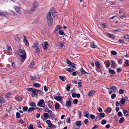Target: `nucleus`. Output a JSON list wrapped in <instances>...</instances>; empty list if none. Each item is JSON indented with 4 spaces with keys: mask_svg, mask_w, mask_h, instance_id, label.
Here are the masks:
<instances>
[{
    "mask_svg": "<svg viewBox=\"0 0 129 129\" xmlns=\"http://www.w3.org/2000/svg\"><path fill=\"white\" fill-rule=\"evenodd\" d=\"M51 12L50 10L46 15L47 21L48 25L50 27L52 25L53 23V20L51 17Z\"/></svg>",
    "mask_w": 129,
    "mask_h": 129,
    "instance_id": "1",
    "label": "nucleus"
},
{
    "mask_svg": "<svg viewBox=\"0 0 129 129\" xmlns=\"http://www.w3.org/2000/svg\"><path fill=\"white\" fill-rule=\"evenodd\" d=\"M18 53L20 56V59L21 61V62H23L25 59L26 56L25 52L21 49H20L19 50Z\"/></svg>",
    "mask_w": 129,
    "mask_h": 129,
    "instance_id": "2",
    "label": "nucleus"
},
{
    "mask_svg": "<svg viewBox=\"0 0 129 129\" xmlns=\"http://www.w3.org/2000/svg\"><path fill=\"white\" fill-rule=\"evenodd\" d=\"M27 90L28 91L32 92L31 95L32 97L37 96L38 93L36 90L37 89H34L31 88H28L27 89Z\"/></svg>",
    "mask_w": 129,
    "mask_h": 129,
    "instance_id": "3",
    "label": "nucleus"
},
{
    "mask_svg": "<svg viewBox=\"0 0 129 129\" xmlns=\"http://www.w3.org/2000/svg\"><path fill=\"white\" fill-rule=\"evenodd\" d=\"M36 9L33 7H32L31 9L28 11V13L29 14H32L35 11Z\"/></svg>",
    "mask_w": 129,
    "mask_h": 129,
    "instance_id": "4",
    "label": "nucleus"
},
{
    "mask_svg": "<svg viewBox=\"0 0 129 129\" xmlns=\"http://www.w3.org/2000/svg\"><path fill=\"white\" fill-rule=\"evenodd\" d=\"M39 44L38 42H35L33 43L32 46L34 48H39Z\"/></svg>",
    "mask_w": 129,
    "mask_h": 129,
    "instance_id": "5",
    "label": "nucleus"
},
{
    "mask_svg": "<svg viewBox=\"0 0 129 129\" xmlns=\"http://www.w3.org/2000/svg\"><path fill=\"white\" fill-rule=\"evenodd\" d=\"M57 45L60 47H65V45L64 44V43L62 42H59L57 44Z\"/></svg>",
    "mask_w": 129,
    "mask_h": 129,
    "instance_id": "6",
    "label": "nucleus"
},
{
    "mask_svg": "<svg viewBox=\"0 0 129 129\" xmlns=\"http://www.w3.org/2000/svg\"><path fill=\"white\" fill-rule=\"evenodd\" d=\"M44 102V100L43 99L41 100L38 102L37 105L41 107L43 103Z\"/></svg>",
    "mask_w": 129,
    "mask_h": 129,
    "instance_id": "7",
    "label": "nucleus"
},
{
    "mask_svg": "<svg viewBox=\"0 0 129 129\" xmlns=\"http://www.w3.org/2000/svg\"><path fill=\"white\" fill-rule=\"evenodd\" d=\"M71 102L69 100V101H66V106L68 108H69V106L71 104Z\"/></svg>",
    "mask_w": 129,
    "mask_h": 129,
    "instance_id": "8",
    "label": "nucleus"
},
{
    "mask_svg": "<svg viewBox=\"0 0 129 129\" xmlns=\"http://www.w3.org/2000/svg\"><path fill=\"white\" fill-rule=\"evenodd\" d=\"M105 64H106V67L108 68L109 67V66L111 64L109 60L106 61L104 62Z\"/></svg>",
    "mask_w": 129,
    "mask_h": 129,
    "instance_id": "9",
    "label": "nucleus"
},
{
    "mask_svg": "<svg viewBox=\"0 0 129 129\" xmlns=\"http://www.w3.org/2000/svg\"><path fill=\"white\" fill-rule=\"evenodd\" d=\"M106 35L108 36L110 38H113L115 37L114 35L113 34H110L109 33H105Z\"/></svg>",
    "mask_w": 129,
    "mask_h": 129,
    "instance_id": "10",
    "label": "nucleus"
},
{
    "mask_svg": "<svg viewBox=\"0 0 129 129\" xmlns=\"http://www.w3.org/2000/svg\"><path fill=\"white\" fill-rule=\"evenodd\" d=\"M33 86L35 87L39 88L41 86V85L40 84L37 83H33Z\"/></svg>",
    "mask_w": 129,
    "mask_h": 129,
    "instance_id": "11",
    "label": "nucleus"
},
{
    "mask_svg": "<svg viewBox=\"0 0 129 129\" xmlns=\"http://www.w3.org/2000/svg\"><path fill=\"white\" fill-rule=\"evenodd\" d=\"M44 45L43 48H47L49 46L48 43L47 41H45L44 42Z\"/></svg>",
    "mask_w": 129,
    "mask_h": 129,
    "instance_id": "12",
    "label": "nucleus"
},
{
    "mask_svg": "<svg viewBox=\"0 0 129 129\" xmlns=\"http://www.w3.org/2000/svg\"><path fill=\"white\" fill-rule=\"evenodd\" d=\"M38 2H35L33 4V7L36 9L38 8Z\"/></svg>",
    "mask_w": 129,
    "mask_h": 129,
    "instance_id": "13",
    "label": "nucleus"
},
{
    "mask_svg": "<svg viewBox=\"0 0 129 129\" xmlns=\"http://www.w3.org/2000/svg\"><path fill=\"white\" fill-rule=\"evenodd\" d=\"M15 99L18 102L21 101L22 100L21 97L17 95L16 96Z\"/></svg>",
    "mask_w": 129,
    "mask_h": 129,
    "instance_id": "14",
    "label": "nucleus"
},
{
    "mask_svg": "<svg viewBox=\"0 0 129 129\" xmlns=\"http://www.w3.org/2000/svg\"><path fill=\"white\" fill-rule=\"evenodd\" d=\"M91 48H96L97 47V46L93 42H92L91 43Z\"/></svg>",
    "mask_w": 129,
    "mask_h": 129,
    "instance_id": "15",
    "label": "nucleus"
},
{
    "mask_svg": "<svg viewBox=\"0 0 129 129\" xmlns=\"http://www.w3.org/2000/svg\"><path fill=\"white\" fill-rule=\"evenodd\" d=\"M60 28V26L59 25H58L56 27L53 33H55L58 31V30Z\"/></svg>",
    "mask_w": 129,
    "mask_h": 129,
    "instance_id": "16",
    "label": "nucleus"
},
{
    "mask_svg": "<svg viewBox=\"0 0 129 129\" xmlns=\"http://www.w3.org/2000/svg\"><path fill=\"white\" fill-rule=\"evenodd\" d=\"M66 70L69 72H71L75 70L74 68H68L66 69Z\"/></svg>",
    "mask_w": 129,
    "mask_h": 129,
    "instance_id": "17",
    "label": "nucleus"
},
{
    "mask_svg": "<svg viewBox=\"0 0 129 129\" xmlns=\"http://www.w3.org/2000/svg\"><path fill=\"white\" fill-rule=\"evenodd\" d=\"M80 72L82 75L85 74H88V73L85 71L82 68H81L80 70Z\"/></svg>",
    "mask_w": 129,
    "mask_h": 129,
    "instance_id": "18",
    "label": "nucleus"
},
{
    "mask_svg": "<svg viewBox=\"0 0 129 129\" xmlns=\"http://www.w3.org/2000/svg\"><path fill=\"white\" fill-rule=\"evenodd\" d=\"M75 124L77 126H80L81 125V121H77L75 122Z\"/></svg>",
    "mask_w": 129,
    "mask_h": 129,
    "instance_id": "19",
    "label": "nucleus"
},
{
    "mask_svg": "<svg viewBox=\"0 0 129 129\" xmlns=\"http://www.w3.org/2000/svg\"><path fill=\"white\" fill-rule=\"evenodd\" d=\"M55 99L58 101H60L62 100V98L60 96H56L55 97Z\"/></svg>",
    "mask_w": 129,
    "mask_h": 129,
    "instance_id": "20",
    "label": "nucleus"
},
{
    "mask_svg": "<svg viewBox=\"0 0 129 129\" xmlns=\"http://www.w3.org/2000/svg\"><path fill=\"white\" fill-rule=\"evenodd\" d=\"M95 63L96 67L98 68H100L101 67V65L98 61H96Z\"/></svg>",
    "mask_w": 129,
    "mask_h": 129,
    "instance_id": "21",
    "label": "nucleus"
},
{
    "mask_svg": "<svg viewBox=\"0 0 129 129\" xmlns=\"http://www.w3.org/2000/svg\"><path fill=\"white\" fill-rule=\"evenodd\" d=\"M6 51L7 52V53L11 55L12 54V49H7Z\"/></svg>",
    "mask_w": 129,
    "mask_h": 129,
    "instance_id": "22",
    "label": "nucleus"
},
{
    "mask_svg": "<svg viewBox=\"0 0 129 129\" xmlns=\"http://www.w3.org/2000/svg\"><path fill=\"white\" fill-rule=\"evenodd\" d=\"M110 89H111L113 92H115L117 90L115 86H112V87L110 88Z\"/></svg>",
    "mask_w": 129,
    "mask_h": 129,
    "instance_id": "23",
    "label": "nucleus"
},
{
    "mask_svg": "<svg viewBox=\"0 0 129 129\" xmlns=\"http://www.w3.org/2000/svg\"><path fill=\"white\" fill-rule=\"evenodd\" d=\"M15 11L18 13H20V8L19 7H16L15 9Z\"/></svg>",
    "mask_w": 129,
    "mask_h": 129,
    "instance_id": "24",
    "label": "nucleus"
},
{
    "mask_svg": "<svg viewBox=\"0 0 129 129\" xmlns=\"http://www.w3.org/2000/svg\"><path fill=\"white\" fill-rule=\"evenodd\" d=\"M11 95V93L10 92H8L5 95V97L7 98H10Z\"/></svg>",
    "mask_w": 129,
    "mask_h": 129,
    "instance_id": "25",
    "label": "nucleus"
},
{
    "mask_svg": "<svg viewBox=\"0 0 129 129\" xmlns=\"http://www.w3.org/2000/svg\"><path fill=\"white\" fill-rule=\"evenodd\" d=\"M95 92V91H90L88 94V95L89 96H91L92 95L94 94Z\"/></svg>",
    "mask_w": 129,
    "mask_h": 129,
    "instance_id": "26",
    "label": "nucleus"
},
{
    "mask_svg": "<svg viewBox=\"0 0 129 129\" xmlns=\"http://www.w3.org/2000/svg\"><path fill=\"white\" fill-rule=\"evenodd\" d=\"M89 114V113L88 111H86L84 112V116L88 118H89L88 115Z\"/></svg>",
    "mask_w": 129,
    "mask_h": 129,
    "instance_id": "27",
    "label": "nucleus"
},
{
    "mask_svg": "<svg viewBox=\"0 0 129 129\" xmlns=\"http://www.w3.org/2000/svg\"><path fill=\"white\" fill-rule=\"evenodd\" d=\"M35 108L34 107L29 108L28 110V112H30L33 111L34 110Z\"/></svg>",
    "mask_w": 129,
    "mask_h": 129,
    "instance_id": "28",
    "label": "nucleus"
},
{
    "mask_svg": "<svg viewBox=\"0 0 129 129\" xmlns=\"http://www.w3.org/2000/svg\"><path fill=\"white\" fill-rule=\"evenodd\" d=\"M124 118L123 117H121L120 119L119 123H123L124 121Z\"/></svg>",
    "mask_w": 129,
    "mask_h": 129,
    "instance_id": "29",
    "label": "nucleus"
},
{
    "mask_svg": "<svg viewBox=\"0 0 129 129\" xmlns=\"http://www.w3.org/2000/svg\"><path fill=\"white\" fill-rule=\"evenodd\" d=\"M34 63L33 62H31L30 64L28 66L30 68H32L34 66Z\"/></svg>",
    "mask_w": 129,
    "mask_h": 129,
    "instance_id": "30",
    "label": "nucleus"
},
{
    "mask_svg": "<svg viewBox=\"0 0 129 129\" xmlns=\"http://www.w3.org/2000/svg\"><path fill=\"white\" fill-rule=\"evenodd\" d=\"M111 69H109V72L110 74H115V71L113 70H111Z\"/></svg>",
    "mask_w": 129,
    "mask_h": 129,
    "instance_id": "31",
    "label": "nucleus"
},
{
    "mask_svg": "<svg viewBox=\"0 0 129 129\" xmlns=\"http://www.w3.org/2000/svg\"><path fill=\"white\" fill-rule=\"evenodd\" d=\"M29 106L31 107H35L36 106V105L35 103L32 102L29 104Z\"/></svg>",
    "mask_w": 129,
    "mask_h": 129,
    "instance_id": "32",
    "label": "nucleus"
},
{
    "mask_svg": "<svg viewBox=\"0 0 129 129\" xmlns=\"http://www.w3.org/2000/svg\"><path fill=\"white\" fill-rule=\"evenodd\" d=\"M120 102L122 104H124L125 103V100L124 99L122 98L120 100Z\"/></svg>",
    "mask_w": 129,
    "mask_h": 129,
    "instance_id": "33",
    "label": "nucleus"
},
{
    "mask_svg": "<svg viewBox=\"0 0 129 129\" xmlns=\"http://www.w3.org/2000/svg\"><path fill=\"white\" fill-rule=\"evenodd\" d=\"M75 64L71 62V64L69 66V67H72L73 68H75Z\"/></svg>",
    "mask_w": 129,
    "mask_h": 129,
    "instance_id": "34",
    "label": "nucleus"
},
{
    "mask_svg": "<svg viewBox=\"0 0 129 129\" xmlns=\"http://www.w3.org/2000/svg\"><path fill=\"white\" fill-rule=\"evenodd\" d=\"M16 117L17 118H19L21 116L19 112H17L16 113Z\"/></svg>",
    "mask_w": 129,
    "mask_h": 129,
    "instance_id": "35",
    "label": "nucleus"
},
{
    "mask_svg": "<svg viewBox=\"0 0 129 129\" xmlns=\"http://www.w3.org/2000/svg\"><path fill=\"white\" fill-rule=\"evenodd\" d=\"M123 112L124 115L125 116H127L128 115V112L126 110H123Z\"/></svg>",
    "mask_w": 129,
    "mask_h": 129,
    "instance_id": "36",
    "label": "nucleus"
},
{
    "mask_svg": "<svg viewBox=\"0 0 129 129\" xmlns=\"http://www.w3.org/2000/svg\"><path fill=\"white\" fill-rule=\"evenodd\" d=\"M119 93L120 94H122L124 93V90H123L122 89H120L119 90Z\"/></svg>",
    "mask_w": 129,
    "mask_h": 129,
    "instance_id": "37",
    "label": "nucleus"
},
{
    "mask_svg": "<svg viewBox=\"0 0 129 129\" xmlns=\"http://www.w3.org/2000/svg\"><path fill=\"white\" fill-rule=\"evenodd\" d=\"M111 53L113 55H115L117 54V53L116 51H112L111 52Z\"/></svg>",
    "mask_w": 129,
    "mask_h": 129,
    "instance_id": "38",
    "label": "nucleus"
},
{
    "mask_svg": "<svg viewBox=\"0 0 129 129\" xmlns=\"http://www.w3.org/2000/svg\"><path fill=\"white\" fill-rule=\"evenodd\" d=\"M59 79L62 80L63 81H65L64 80V77H63L62 76H59Z\"/></svg>",
    "mask_w": 129,
    "mask_h": 129,
    "instance_id": "39",
    "label": "nucleus"
},
{
    "mask_svg": "<svg viewBox=\"0 0 129 129\" xmlns=\"http://www.w3.org/2000/svg\"><path fill=\"white\" fill-rule=\"evenodd\" d=\"M112 65L114 67H115L116 66V64L113 60H111Z\"/></svg>",
    "mask_w": 129,
    "mask_h": 129,
    "instance_id": "40",
    "label": "nucleus"
},
{
    "mask_svg": "<svg viewBox=\"0 0 129 129\" xmlns=\"http://www.w3.org/2000/svg\"><path fill=\"white\" fill-rule=\"evenodd\" d=\"M6 14L4 13V12L0 11V16L3 15L5 16H6Z\"/></svg>",
    "mask_w": 129,
    "mask_h": 129,
    "instance_id": "41",
    "label": "nucleus"
},
{
    "mask_svg": "<svg viewBox=\"0 0 129 129\" xmlns=\"http://www.w3.org/2000/svg\"><path fill=\"white\" fill-rule=\"evenodd\" d=\"M59 108V104L58 103H56L55 105V109H58Z\"/></svg>",
    "mask_w": 129,
    "mask_h": 129,
    "instance_id": "42",
    "label": "nucleus"
},
{
    "mask_svg": "<svg viewBox=\"0 0 129 129\" xmlns=\"http://www.w3.org/2000/svg\"><path fill=\"white\" fill-rule=\"evenodd\" d=\"M105 114L103 113H100V117H103L105 116Z\"/></svg>",
    "mask_w": 129,
    "mask_h": 129,
    "instance_id": "43",
    "label": "nucleus"
},
{
    "mask_svg": "<svg viewBox=\"0 0 129 129\" xmlns=\"http://www.w3.org/2000/svg\"><path fill=\"white\" fill-rule=\"evenodd\" d=\"M106 121L105 119H103L102 120L101 123L102 124H106Z\"/></svg>",
    "mask_w": 129,
    "mask_h": 129,
    "instance_id": "44",
    "label": "nucleus"
},
{
    "mask_svg": "<svg viewBox=\"0 0 129 129\" xmlns=\"http://www.w3.org/2000/svg\"><path fill=\"white\" fill-rule=\"evenodd\" d=\"M49 115L48 113H44L43 114V116L44 117L47 118Z\"/></svg>",
    "mask_w": 129,
    "mask_h": 129,
    "instance_id": "45",
    "label": "nucleus"
},
{
    "mask_svg": "<svg viewBox=\"0 0 129 129\" xmlns=\"http://www.w3.org/2000/svg\"><path fill=\"white\" fill-rule=\"evenodd\" d=\"M125 63L126 64V66H129V62H128V60H126L125 61Z\"/></svg>",
    "mask_w": 129,
    "mask_h": 129,
    "instance_id": "46",
    "label": "nucleus"
},
{
    "mask_svg": "<svg viewBox=\"0 0 129 129\" xmlns=\"http://www.w3.org/2000/svg\"><path fill=\"white\" fill-rule=\"evenodd\" d=\"M27 107L26 106H24L23 107L22 109V110L23 111H26L27 110Z\"/></svg>",
    "mask_w": 129,
    "mask_h": 129,
    "instance_id": "47",
    "label": "nucleus"
},
{
    "mask_svg": "<svg viewBox=\"0 0 129 129\" xmlns=\"http://www.w3.org/2000/svg\"><path fill=\"white\" fill-rule=\"evenodd\" d=\"M102 26L104 28H106L107 27L108 25L106 24L103 23L102 24Z\"/></svg>",
    "mask_w": 129,
    "mask_h": 129,
    "instance_id": "48",
    "label": "nucleus"
},
{
    "mask_svg": "<svg viewBox=\"0 0 129 129\" xmlns=\"http://www.w3.org/2000/svg\"><path fill=\"white\" fill-rule=\"evenodd\" d=\"M15 39L17 42H18L20 41V38L18 37H16L15 38Z\"/></svg>",
    "mask_w": 129,
    "mask_h": 129,
    "instance_id": "49",
    "label": "nucleus"
},
{
    "mask_svg": "<svg viewBox=\"0 0 129 129\" xmlns=\"http://www.w3.org/2000/svg\"><path fill=\"white\" fill-rule=\"evenodd\" d=\"M90 117L92 119H94L95 117V116L92 114H91L90 115Z\"/></svg>",
    "mask_w": 129,
    "mask_h": 129,
    "instance_id": "50",
    "label": "nucleus"
},
{
    "mask_svg": "<svg viewBox=\"0 0 129 129\" xmlns=\"http://www.w3.org/2000/svg\"><path fill=\"white\" fill-rule=\"evenodd\" d=\"M28 129H34L33 126L32 124H30L28 127Z\"/></svg>",
    "mask_w": 129,
    "mask_h": 129,
    "instance_id": "51",
    "label": "nucleus"
},
{
    "mask_svg": "<svg viewBox=\"0 0 129 129\" xmlns=\"http://www.w3.org/2000/svg\"><path fill=\"white\" fill-rule=\"evenodd\" d=\"M123 115L121 112H119L118 113V116L121 117Z\"/></svg>",
    "mask_w": 129,
    "mask_h": 129,
    "instance_id": "52",
    "label": "nucleus"
},
{
    "mask_svg": "<svg viewBox=\"0 0 129 129\" xmlns=\"http://www.w3.org/2000/svg\"><path fill=\"white\" fill-rule=\"evenodd\" d=\"M58 33L59 34L61 35H62L64 34V33L61 30H59V31Z\"/></svg>",
    "mask_w": 129,
    "mask_h": 129,
    "instance_id": "53",
    "label": "nucleus"
},
{
    "mask_svg": "<svg viewBox=\"0 0 129 129\" xmlns=\"http://www.w3.org/2000/svg\"><path fill=\"white\" fill-rule=\"evenodd\" d=\"M116 97V95L115 94H112L111 95V98L112 99H114Z\"/></svg>",
    "mask_w": 129,
    "mask_h": 129,
    "instance_id": "54",
    "label": "nucleus"
},
{
    "mask_svg": "<svg viewBox=\"0 0 129 129\" xmlns=\"http://www.w3.org/2000/svg\"><path fill=\"white\" fill-rule=\"evenodd\" d=\"M18 122L19 123H21V124L23 123L24 122V121H23L22 119H20L18 120Z\"/></svg>",
    "mask_w": 129,
    "mask_h": 129,
    "instance_id": "55",
    "label": "nucleus"
},
{
    "mask_svg": "<svg viewBox=\"0 0 129 129\" xmlns=\"http://www.w3.org/2000/svg\"><path fill=\"white\" fill-rule=\"evenodd\" d=\"M78 101L77 99H75L73 101V103L75 104H77V103Z\"/></svg>",
    "mask_w": 129,
    "mask_h": 129,
    "instance_id": "56",
    "label": "nucleus"
},
{
    "mask_svg": "<svg viewBox=\"0 0 129 129\" xmlns=\"http://www.w3.org/2000/svg\"><path fill=\"white\" fill-rule=\"evenodd\" d=\"M76 93H73L72 94V97L73 98L76 97Z\"/></svg>",
    "mask_w": 129,
    "mask_h": 129,
    "instance_id": "57",
    "label": "nucleus"
},
{
    "mask_svg": "<svg viewBox=\"0 0 129 129\" xmlns=\"http://www.w3.org/2000/svg\"><path fill=\"white\" fill-rule=\"evenodd\" d=\"M24 39L23 40V42H25L28 41L27 40V37L26 36H24Z\"/></svg>",
    "mask_w": 129,
    "mask_h": 129,
    "instance_id": "58",
    "label": "nucleus"
},
{
    "mask_svg": "<svg viewBox=\"0 0 129 129\" xmlns=\"http://www.w3.org/2000/svg\"><path fill=\"white\" fill-rule=\"evenodd\" d=\"M37 126L39 128H42V126H41V123L40 122H39L37 124Z\"/></svg>",
    "mask_w": 129,
    "mask_h": 129,
    "instance_id": "59",
    "label": "nucleus"
},
{
    "mask_svg": "<svg viewBox=\"0 0 129 129\" xmlns=\"http://www.w3.org/2000/svg\"><path fill=\"white\" fill-rule=\"evenodd\" d=\"M66 121L67 123H70V119L69 117L67 118L66 120Z\"/></svg>",
    "mask_w": 129,
    "mask_h": 129,
    "instance_id": "60",
    "label": "nucleus"
},
{
    "mask_svg": "<svg viewBox=\"0 0 129 129\" xmlns=\"http://www.w3.org/2000/svg\"><path fill=\"white\" fill-rule=\"evenodd\" d=\"M71 61L69 60L68 59H67V63L69 64V65L71 64Z\"/></svg>",
    "mask_w": 129,
    "mask_h": 129,
    "instance_id": "61",
    "label": "nucleus"
},
{
    "mask_svg": "<svg viewBox=\"0 0 129 129\" xmlns=\"http://www.w3.org/2000/svg\"><path fill=\"white\" fill-rule=\"evenodd\" d=\"M118 62L119 64H122V60L121 59H120L118 60Z\"/></svg>",
    "mask_w": 129,
    "mask_h": 129,
    "instance_id": "62",
    "label": "nucleus"
},
{
    "mask_svg": "<svg viewBox=\"0 0 129 129\" xmlns=\"http://www.w3.org/2000/svg\"><path fill=\"white\" fill-rule=\"evenodd\" d=\"M107 111L110 112L112 111V109L111 108H108L107 109Z\"/></svg>",
    "mask_w": 129,
    "mask_h": 129,
    "instance_id": "63",
    "label": "nucleus"
},
{
    "mask_svg": "<svg viewBox=\"0 0 129 129\" xmlns=\"http://www.w3.org/2000/svg\"><path fill=\"white\" fill-rule=\"evenodd\" d=\"M123 37L126 39H129V35H126L124 36Z\"/></svg>",
    "mask_w": 129,
    "mask_h": 129,
    "instance_id": "64",
    "label": "nucleus"
}]
</instances>
